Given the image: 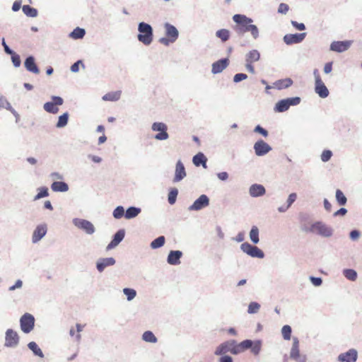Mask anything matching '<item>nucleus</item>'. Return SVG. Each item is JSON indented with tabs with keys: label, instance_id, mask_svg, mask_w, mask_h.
<instances>
[{
	"label": "nucleus",
	"instance_id": "nucleus-64",
	"mask_svg": "<svg viewBox=\"0 0 362 362\" xmlns=\"http://www.w3.org/2000/svg\"><path fill=\"white\" fill-rule=\"evenodd\" d=\"M49 177L54 180H56V181H58V180H62L64 179V176L58 173V172H53L50 175H49Z\"/></svg>",
	"mask_w": 362,
	"mask_h": 362
},
{
	"label": "nucleus",
	"instance_id": "nucleus-7",
	"mask_svg": "<svg viewBox=\"0 0 362 362\" xmlns=\"http://www.w3.org/2000/svg\"><path fill=\"white\" fill-rule=\"evenodd\" d=\"M151 129L153 132H158V133L154 136L156 140L163 141L169 138V134L167 132L168 126L163 122H156L153 123Z\"/></svg>",
	"mask_w": 362,
	"mask_h": 362
},
{
	"label": "nucleus",
	"instance_id": "nucleus-52",
	"mask_svg": "<svg viewBox=\"0 0 362 362\" xmlns=\"http://www.w3.org/2000/svg\"><path fill=\"white\" fill-rule=\"evenodd\" d=\"M11 55V61L15 67H19L21 64V60L20 56L17 54L16 52H13V54H10Z\"/></svg>",
	"mask_w": 362,
	"mask_h": 362
},
{
	"label": "nucleus",
	"instance_id": "nucleus-18",
	"mask_svg": "<svg viewBox=\"0 0 362 362\" xmlns=\"http://www.w3.org/2000/svg\"><path fill=\"white\" fill-rule=\"evenodd\" d=\"M125 231L124 229H119L113 235L112 240L107 245L106 250H110L117 247L124 239Z\"/></svg>",
	"mask_w": 362,
	"mask_h": 362
},
{
	"label": "nucleus",
	"instance_id": "nucleus-10",
	"mask_svg": "<svg viewBox=\"0 0 362 362\" xmlns=\"http://www.w3.org/2000/svg\"><path fill=\"white\" fill-rule=\"evenodd\" d=\"M19 343V337L16 332L11 329H7L5 337V346L15 348Z\"/></svg>",
	"mask_w": 362,
	"mask_h": 362
},
{
	"label": "nucleus",
	"instance_id": "nucleus-16",
	"mask_svg": "<svg viewBox=\"0 0 362 362\" xmlns=\"http://www.w3.org/2000/svg\"><path fill=\"white\" fill-rule=\"evenodd\" d=\"M357 358V351L354 349H351L348 351L339 354L338 360L341 362H356Z\"/></svg>",
	"mask_w": 362,
	"mask_h": 362
},
{
	"label": "nucleus",
	"instance_id": "nucleus-46",
	"mask_svg": "<svg viewBox=\"0 0 362 362\" xmlns=\"http://www.w3.org/2000/svg\"><path fill=\"white\" fill-rule=\"evenodd\" d=\"M125 215V210L124 208L122 206H117L112 213V216L116 219H119L122 217L124 216Z\"/></svg>",
	"mask_w": 362,
	"mask_h": 362
},
{
	"label": "nucleus",
	"instance_id": "nucleus-26",
	"mask_svg": "<svg viewBox=\"0 0 362 362\" xmlns=\"http://www.w3.org/2000/svg\"><path fill=\"white\" fill-rule=\"evenodd\" d=\"M315 91L322 98H325L329 95V90L322 80H317L315 83Z\"/></svg>",
	"mask_w": 362,
	"mask_h": 362
},
{
	"label": "nucleus",
	"instance_id": "nucleus-62",
	"mask_svg": "<svg viewBox=\"0 0 362 362\" xmlns=\"http://www.w3.org/2000/svg\"><path fill=\"white\" fill-rule=\"evenodd\" d=\"M291 25L297 30H305V25L304 23H298L297 21H291Z\"/></svg>",
	"mask_w": 362,
	"mask_h": 362
},
{
	"label": "nucleus",
	"instance_id": "nucleus-57",
	"mask_svg": "<svg viewBox=\"0 0 362 362\" xmlns=\"http://www.w3.org/2000/svg\"><path fill=\"white\" fill-rule=\"evenodd\" d=\"M81 64L83 67H84V64L81 60H78L75 63H74L70 68V70L73 73H76L79 70V65Z\"/></svg>",
	"mask_w": 362,
	"mask_h": 362
},
{
	"label": "nucleus",
	"instance_id": "nucleus-6",
	"mask_svg": "<svg viewBox=\"0 0 362 362\" xmlns=\"http://www.w3.org/2000/svg\"><path fill=\"white\" fill-rule=\"evenodd\" d=\"M72 222L76 227L83 230L87 235H93L95 232L94 225L88 220L75 218Z\"/></svg>",
	"mask_w": 362,
	"mask_h": 362
},
{
	"label": "nucleus",
	"instance_id": "nucleus-35",
	"mask_svg": "<svg viewBox=\"0 0 362 362\" xmlns=\"http://www.w3.org/2000/svg\"><path fill=\"white\" fill-rule=\"evenodd\" d=\"M142 339L148 343L155 344L158 341L157 337L151 331H146L142 334Z\"/></svg>",
	"mask_w": 362,
	"mask_h": 362
},
{
	"label": "nucleus",
	"instance_id": "nucleus-2",
	"mask_svg": "<svg viewBox=\"0 0 362 362\" xmlns=\"http://www.w3.org/2000/svg\"><path fill=\"white\" fill-rule=\"evenodd\" d=\"M138 40L145 45H149L153 39V30L152 26L147 23L141 22L138 25Z\"/></svg>",
	"mask_w": 362,
	"mask_h": 362
},
{
	"label": "nucleus",
	"instance_id": "nucleus-45",
	"mask_svg": "<svg viewBox=\"0 0 362 362\" xmlns=\"http://www.w3.org/2000/svg\"><path fill=\"white\" fill-rule=\"evenodd\" d=\"M37 191V194L34 197L35 201L49 196L48 188L46 187H40Z\"/></svg>",
	"mask_w": 362,
	"mask_h": 362
},
{
	"label": "nucleus",
	"instance_id": "nucleus-20",
	"mask_svg": "<svg viewBox=\"0 0 362 362\" xmlns=\"http://www.w3.org/2000/svg\"><path fill=\"white\" fill-rule=\"evenodd\" d=\"M229 64L228 58L221 59L212 64L211 72L214 74H217L222 72Z\"/></svg>",
	"mask_w": 362,
	"mask_h": 362
},
{
	"label": "nucleus",
	"instance_id": "nucleus-36",
	"mask_svg": "<svg viewBox=\"0 0 362 362\" xmlns=\"http://www.w3.org/2000/svg\"><path fill=\"white\" fill-rule=\"evenodd\" d=\"M23 12L28 17L35 18L37 16V10L29 5H24L22 7Z\"/></svg>",
	"mask_w": 362,
	"mask_h": 362
},
{
	"label": "nucleus",
	"instance_id": "nucleus-39",
	"mask_svg": "<svg viewBox=\"0 0 362 362\" xmlns=\"http://www.w3.org/2000/svg\"><path fill=\"white\" fill-rule=\"evenodd\" d=\"M69 113L64 112L63 115L59 117L58 121L56 124V127L63 128L66 126L69 121Z\"/></svg>",
	"mask_w": 362,
	"mask_h": 362
},
{
	"label": "nucleus",
	"instance_id": "nucleus-8",
	"mask_svg": "<svg viewBox=\"0 0 362 362\" xmlns=\"http://www.w3.org/2000/svg\"><path fill=\"white\" fill-rule=\"evenodd\" d=\"M52 101L47 102L44 104V110L49 113L57 114L59 112L57 106L62 105L64 103V100L59 96H52Z\"/></svg>",
	"mask_w": 362,
	"mask_h": 362
},
{
	"label": "nucleus",
	"instance_id": "nucleus-24",
	"mask_svg": "<svg viewBox=\"0 0 362 362\" xmlns=\"http://www.w3.org/2000/svg\"><path fill=\"white\" fill-rule=\"evenodd\" d=\"M182 252L180 250H170L167 257V262L170 265H177L180 263Z\"/></svg>",
	"mask_w": 362,
	"mask_h": 362
},
{
	"label": "nucleus",
	"instance_id": "nucleus-63",
	"mask_svg": "<svg viewBox=\"0 0 362 362\" xmlns=\"http://www.w3.org/2000/svg\"><path fill=\"white\" fill-rule=\"evenodd\" d=\"M242 349L240 346V344H236V342L235 341V344L233 346H230V352L233 354H238L242 351Z\"/></svg>",
	"mask_w": 362,
	"mask_h": 362
},
{
	"label": "nucleus",
	"instance_id": "nucleus-29",
	"mask_svg": "<svg viewBox=\"0 0 362 362\" xmlns=\"http://www.w3.org/2000/svg\"><path fill=\"white\" fill-rule=\"evenodd\" d=\"M260 59V53L257 49L250 50L245 54V62L254 63Z\"/></svg>",
	"mask_w": 362,
	"mask_h": 362
},
{
	"label": "nucleus",
	"instance_id": "nucleus-60",
	"mask_svg": "<svg viewBox=\"0 0 362 362\" xmlns=\"http://www.w3.org/2000/svg\"><path fill=\"white\" fill-rule=\"evenodd\" d=\"M361 236V233L358 230H353L349 233V238L351 240L356 241Z\"/></svg>",
	"mask_w": 362,
	"mask_h": 362
},
{
	"label": "nucleus",
	"instance_id": "nucleus-12",
	"mask_svg": "<svg viewBox=\"0 0 362 362\" xmlns=\"http://www.w3.org/2000/svg\"><path fill=\"white\" fill-rule=\"evenodd\" d=\"M209 205V198L206 194H202L194 203L189 206V211H199Z\"/></svg>",
	"mask_w": 362,
	"mask_h": 362
},
{
	"label": "nucleus",
	"instance_id": "nucleus-48",
	"mask_svg": "<svg viewBox=\"0 0 362 362\" xmlns=\"http://www.w3.org/2000/svg\"><path fill=\"white\" fill-rule=\"evenodd\" d=\"M291 332H292V329H291V326H289V325H284L281 328V334H282L283 338L285 340L291 339Z\"/></svg>",
	"mask_w": 362,
	"mask_h": 362
},
{
	"label": "nucleus",
	"instance_id": "nucleus-9",
	"mask_svg": "<svg viewBox=\"0 0 362 362\" xmlns=\"http://www.w3.org/2000/svg\"><path fill=\"white\" fill-rule=\"evenodd\" d=\"M291 358L296 362H305L306 357L300 354L299 340L297 337H293V344L290 352Z\"/></svg>",
	"mask_w": 362,
	"mask_h": 362
},
{
	"label": "nucleus",
	"instance_id": "nucleus-5",
	"mask_svg": "<svg viewBox=\"0 0 362 362\" xmlns=\"http://www.w3.org/2000/svg\"><path fill=\"white\" fill-rule=\"evenodd\" d=\"M35 317L30 313H25L21 317L20 326L21 330L25 333H30L34 328L35 326Z\"/></svg>",
	"mask_w": 362,
	"mask_h": 362
},
{
	"label": "nucleus",
	"instance_id": "nucleus-32",
	"mask_svg": "<svg viewBox=\"0 0 362 362\" xmlns=\"http://www.w3.org/2000/svg\"><path fill=\"white\" fill-rule=\"evenodd\" d=\"M259 230L258 227L256 226H252L250 233H249V236H250V239L251 242L253 244L259 243Z\"/></svg>",
	"mask_w": 362,
	"mask_h": 362
},
{
	"label": "nucleus",
	"instance_id": "nucleus-30",
	"mask_svg": "<svg viewBox=\"0 0 362 362\" xmlns=\"http://www.w3.org/2000/svg\"><path fill=\"white\" fill-rule=\"evenodd\" d=\"M141 211V208L136 206H129L125 211L124 217L127 219H132L136 217Z\"/></svg>",
	"mask_w": 362,
	"mask_h": 362
},
{
	"label": "nucleus",
	"instance_id": "nucleus-11",
	"mask_svg": "<svg viewBox=\"0 0 362 362\" xmlns=\"http://www.w3.org/2000/svg\"><path fill=\"white\" fill-rule=\"evenodd\" d=\"M352 43L353 41L351 40L333 41L330 44L329 49L331 51L342 53L348 50L351 46Z\"/></svg>",
	"mask_w": 362,
	"mask_h": 362
},
{
	"label": "nucleus",
	"instance_id": "nucleus-38",
	"mask_svg": "<svg viewBox=\"0 0 362 362\" xmlns=\"http://www.w3.org/2000/svg\"><path fill=\"white\" fill-rule=\"evenodd\" d=\"M85 34L86 31L83 28L77 27L69 34V36L73 39L77 40L83 38Z\"/></svg>",
	"mask_w": 362,
	"mask_h": 362
},
{
	"label": "nucleus",
	"instance_id": "nucleus-15",
	"mask_svg": "<svg viewBox=\"0 0 362 362\" xmlns=\"http://www.w3.org/2000/svg\"><path fill=\"white\" fill-rule=\"evenodd\" d=\"M47 231V227L45 223L37 225L33 233V235H32L33 243H37L41 239H42L45 236Z\"/></svg>",
	"mask_w": 362,
	"mask_h": 362
},
{
	"label": "nucleus",
	"instance_id": "nucleus-14",
	"mask_svg": "<svg viewBox=\"0 0 362 362\" xmlns=\"http://www.w3.org/2000/svg\"><path fill=\"white\" fill-rule=\"evenodd\" d=\"M306 36L305 33L286 34L284 36V42L288 45L298 44L303 41Z\"/></svg>",
	"mask_w": 362,
	"mask_h": 362
},
{
	"label": "nucleus",
	"instance_id": "nucleus-61",
	"mask_svg": "<svg viewBox=\"0 0 362 362\" xmlns=\"http://www.w3.org/2000/svg\"><path fill=\"white\" fill-rule=\"evenodd\" d=\"M309 279H310V282L315 286H320L322 284V279L320 277L310 276Z\"/></svg>",
	"mask_w": 362,
	"mask_h": 362
},
{
	"label": "nucleus",
	"instance_id": "nucleus-19",
	"mask_svg": "<svg viewBox=\"0 0 362 362\" xmlns=\"http://www.w3.org/2000/svg\"><path fill=\"white\" fill-rule=\"evenodd\" d=\"M235 344V341H228L218 345L214 351L216 356H226V354L230 351V346Z\"/></svg>",
	"mask_w": 362,
	"mask_h": 362
},
{
	"label": "nucleus",
	"instance_id": "nucleus-28",
	"mask_svg": "<svg viewBox=\"0 0 362 362\" xmlns=\"http://www.w3.org/2000/svg\"><path fill=\"white\" fill-rule=\"evenodd\" d=\"M51 189L56 192H66L69 190V185L63 181H54L51 185Z\"/></svg>",
	"mask_w": 362,
	"mask_h": 362
},
{
	"label": "nucleus",
	"instance_id": "nucleus-23",
	"mask_svg": "<svg viewBox=\"0 0 362 362\" xmlns=\"http://www.w3.org/2000/svg\"><path fill=\"white\" fill-rule=\"evenodd\" d=\"M164 28L165 35L175 42L179 37V31L176 27L169 23H165L164 24Z\"/></svg>",
	"mask_w": 362,
	"mask_h": 362
},
{
	"label": "nucleus",
	"instance_id": "nucleus-40",
	"mask_svg": "<svg viewBox=\"0 0 362 362\" xmlns=\"http://www.w3.org/2000/svg\"><path fill=\"white\" fill-rule=\"evenodd\" d=\"M343 274L347 279L351 281H356L358 276L357 272L353 269H344Z\"/></svg>",
	"mask_w": 362,
	"mask_h": 362
},
{
	"label": "nucleus",
	"instance_id": "nucleus-56",
	"mask_svg": "<svg viewBox=\"0 0 362 362\" xmlns=\"http://www.w3.org/2000/svg\"><path fill=\"white\" fill-rule=\"evenodd\" d=\"M247 75L246 74H243V73H239V74H236L234 76H233V81L235 83H239L245 79H247Z\"/></svg>",
	"mask_w": 362,
	"mask_h": 362
},
{
	"label": "nucleus",
	"instance_id": "nucleus-22",
	"mask_svg": "<svg viewBox=\"0 0 362 362\" xmlns=\"http://www.w3.org/2000/svg\"><path fill=\"white\" fill-rule=\"evenodd\" d=\"M115 262L113 257L100 258L96 262V268L98 272H102L107 267L112 266Z\"/></svg>",
	"mask_w": 362,
	"mask_h": 362
},
{
	"label": "nucleus",
	"instance_id": "nucleus-59",
	"mask_svg": "<svg viewBox=\"0 0 362 362\" xmlns=\"http://www.w3.org/2000/svg\"><path fill=\"white\" fill-rule=\"evenodd\" d=\"M289 6L284 3H281L278 8V13L281 14H286V13L288 11Z\"/></svg>",
	"mask_w": 362,
	"mask_h": 362
},
{
	"label": "nucleus",
	"instance_id": "nucleus-53",
	"mask_svg": "<svg viewBox=\"0 0 362 362\" xmlns=\"http://www.w3.org/2000/svg\"><path fill=\"white\" fill-rule=\"evenodd\" d=\"M332 156V152L330 150H325L321 154V160L323 162H327Z\"/></svg>",
	"mask_w": 362,
	"mask_h": 362
},
{
	"label": "nucleus",
	"instance_id": "nucleus-44",
	"mask_svg": "<svg viewBox=\"0 0 362 362\" xmlns=\"http://www.w3.org/2000/svg\"><path fill=\"white\" fill-rule=\"evenodd\" d=\"M177 194L178 189L177 188H172L170 190L168 196V201L170 204L173 205L175 203Z\"/></svg>",
	"mask_w": 362,
	"mask_h": 362
},
{
	"label": "nucleus",
	"instance_id": "nucleus-58",
	"mask_svg": "<svg viewBox=\"0 0 362 362\" xmlns=\"http://www.w3.org/2000/svg\"><path fill=\"white\" fill-rule=\"evenodd\" d=\"M297 199V194L293 192L288 195V197L286 201V205L290 208V206L295 202Z\"/></svg>",
	"mask_w": 362,
	"mask_h": 362
},
{
	"label": "nucleus",
	"instance_id": "nucleus-21",
	"mask_svg": "<svg viewBox=\"0 0 362 362\" xmlns=\"http://www.w3.org/2000/svg\"><path fill=\"white\" fill-rule=\"evenodd\" d=\"M24 66L26 70L29 72L38 74L40 73V69L35 63V59L33 56H28L25 62Z\"/></svg>",
	"mask_w": 362,
	"mask_h": 362
},
{
	"label": "nucleus",
	"instance_id": "nucleus-47",
	"mask_svg": "<svg viewBox=\"0 0 362 362\" xmlns=\"http://www.w3.org/2000/svg\"><path fill=\"white\" fill-rule=\"evenodd\" d=\"M123 293L127 296V299L129 301L132 300L136 296V291L134 288H124Z\"/></svg>",
	"mask_w": 362,
	"mask_h": 362
},
{
	"label": "nucleus",
	"instance_id": "nucleus-51",
	"mask_svg": "<svg viewBox=\"0 0 362 362\" xmlns=\"http://www.w3.org/2000/svg\"><path fill=\"white\" fill-rule=\"evenodd\" d=\"M287 102L288 107H290L292 105H297L300 103V97L288 98L285 99Z\"/></svg>",
	"mask_w": 362,
	"mask_h": 362
},
{
	"label": "nucleus",
	"instance_id": "nucleus-55",
	"mask_svg": "<svg viewBox=\"0 0 362 362\" xmlns=\"http://www.w3.org/2000/svg\"><path fill=\"white\" fill-rule=\"evenodd\" d=\"M254 132L260 134L264 137H267L269 134L268 131L259 124L255 127Z\"/></svg>",
	"mask_w": 362,
	"mask_h": 362
},
{
	"label": "nucleus",
	"instance_id": "nucleus-4",
	"mask_svg": "<svg viewBox=\"0 0 362 362\" xmlns=\"http://www.w3.org/2000/svg\"><path fill=\"white\" fill-rule=\"evenodd\" d=\"M240 250L247 255L254 258L263 259L264 257V253L261 249L247 242L240 245Z\"/></svg>",
	"mask_w": 362,
	"mask_h": 362
},
{
	"label": "nucleus",
	"instance_id": "nucleus-37",
	"mask_svg": "<svg viewBox=\"0 0 362 362\" xmlns=\"http://www.w3.org/2000/svg\"><path fill=\"white\" fill-rule=\"evenodd\" d=\"M230 31L228 29H220L216 32V36L222 42H226L230 38Z\"/></svg>",
	"mask_w": 362,
	"mask_h": 362
},
{
	"label": "nucleus",
	"instance_id": "nucleus-43",
	"mask_svg": "<svg viewBox=\"0 0 362 362\" xmlns=\"http://www.w3.org/2000/svg\"><path fill=\"white\" fill-rule=\"evenodd\" d=\"M165 238L164 236H163V235L159 236V237L156 238V239H154L151 243V247L153 249L159 248L165 244Z\"/></svg>",
	"mask_w": 362,
	"mask_h": 362
},
{
	"label": "nucleus",
	"instance_id": "nucleus-1",
	"mask_svg": "<svg viewBox=\"0 0 362 362\" xmlns=\"http://www.w3.org/2000/svg\"><path fill=\"white\" fill-rule=\"evenodd\" d=\"M233 21L236 23L234 30L238 35L250 33L254 40L259 38V30L255 25L252 24L253 20L251 18L243 14H235L233 16Z\"/></svg>",
	"mask_w": 362,
	"mask_h": 362
},
{
	"label": "nucleus",
	"instance_id": "nucleus-31",
	"mask_svg": "<svg viewBox=\"0 0 362 362\" xmlns=\"http://www.w3.org/2000/svg\"><path fill=\"white\" fill-rule=\"evenodd\" d=\"M293 84V81L290 78L278 80L274 85L277 89L287 88Z\"/></svg>",
	"mask_w": 362,
	"mask_h": 362
},
{
	"label": "nucleus",
	"instance_id": "nucleus-33",
	"mask_svg": "<svg viewBox=\"0 0 362 362\" xmlns=\"http://www.w3.org/2000/svg\"><path fill=\"white\" fill-rule=\"evenodd\" d=\"M28 349L33 351V354L36 356H39L40 358H44V354L42 351L41 349L35 341H30L28 344Z\"/></svg>",
	"mask_w": 362,
	"mask_h": 362
},
{
	"label": "nucleus",
	"instance_id": "nucleus-27",
	"mask_svg": "<svg viewBox=\"0 0 362 362\" xmlns=\"http://www.w3.org/2000/svg\"><path fill=\"white\" fill-rule=\"evenodd\" d=\"M192 162H193V164L197 167L202 165V167L204 168H207V165H206L207 158L204 156V154L202 152H199L193 156Z\"/></svg>",
	"mask_w": 362,
	"mask_h": 362
},
{
	"label": "nucleus",
	"instance_id": "nucleus-17",
	"mask_svg": "<svg viewBox=\"0 0 362 362\" xmlns=\"http://www.w3.org/2000/svg\"><path fill=\"white\" fill-rule=\"evenodd\" d=\"M187 175L185 168L184 164L182 163L180 160H179L176 163L175 170V177L173 178L174 182H178L182 180Z\"/></svg>",
	"mask_w": 362,
	"mask_h": 362
},
{
	"label": "nucleus",
	"instance_id": "nucleus-50",
	"mask_svg": "<svg viewBox=\"0 0 362 362\" xmlns=\"http://www.w3.org/2000/svg\"><path fill=\"white\" fill-rule=\"evenodd\" d=\"M262 342L260 340H257L254 342L252 349V352L255 355H258L261 351Z\"/></svg>",
	"mask_w": 362,
	"mask_h": 362
},
{
	"label": "nucleus",
	"instance_id": "nucleus-13",
	"mask_svg": "<svg viewBox=\"0 0 362 362\" xmlns=\"http://www.w3.org/2000/svg\"><path fill=\"white\" fill-rule=\"evenodd\" d=\"M253 148L257 156H263L272 151V147L262 139L256 141Z\"/></svg>",
	"mask_w": 362,
	"mask_h": 362
},
{
	"label": "nucleus",
	"instance_id": "nucleus-3",
	"mask_svg": "<svg viewBox=\"0 0 362 362\" xmlns=\"http://www.w3.org/2000/svg\"><path fill=\"white\" fill-rule=\"evenodd\" d=\"M309 231L315 233L324 238H330L332 236L334 233V230L331 226L320 221L314 222L310 226Z\"/></svg>",
	"mask_w": 362,
	"mask_h": 362
},
{
	"label": "nucleus",
	"instance_id": "nucleus-25",
	"mask_svg": "<svg viewBox=\"0 0 362 362\" xmlns=\"http://www.w3.org/2000/svg\"><path fill=\"white\" fill-rule=\"evenodd\" d=\"M265 193V187L260 184H253L249 188V194L252 197H262Z\"/></svg>",
	"mask_w": 362,
	"mask_h": 362
},
{
	"label": "nucleus",
	"instance_id": "nucleus-42",
	"mask_svg": "<svg viewBox=\"0 0 362 362\" xmlns=\"http://www.w3.org/2000/svg\"><path fill=\"white\" fill-rule=\"evenodd\" d=\"M336 200L340 206H344L347 202V199L341 189L336 190Z\"/></svg>",
	"mask_w": 362,
	"mask_h": 362
},
{
	"label": "nucleus",
	"instance_id": "nucleus-34",
	"mask_svg": "<svg viewBox=\"0 0 362 362\" xmlns=\"http://www.w3.org/2000/svg\"><path fill=\"white\" fill-rule=\"evenodd\" d=\"M122 92L120 90L110 92L103 96L105 101H117L120 98Z\"/></svg>",
	"mask_w": 362,
	"mask_h": 362
},
{
	"label": "nucleus",
	"instance_id": "nucleus-41",
	"mask_svg": "<svg viewBox=\"0 0 362 362\" xmlns=\"http://www.w3.org/2000/svg\"><path fill=\"white\" fill-rule=\"evenodd\" d=\"M289 107L285 99L278 101L274 107V111L276 112H283L286 111Z\"/></svg>",
	"mask_w": 362,
	"mask_h": 362
},
{
	"label": "nucleus",
	"instance_id": "nucleus-54",
	"mask_svg": "<svg viewBox=\"0 0 362 362\" xmlns=\"http://www.w3.org/2000/svg\"><path fill=\"white\" fill-rule=\"evenodd\" d=\"M254 341L250 339H245L241 341L239 344L242 350L250 349L252 346Z\"/></svg>",
	"mask_w": 362,
	"mask_h": 362
},
{
	"label": "nucleus",
	"instance_id": "nucleus-49",
	"mask_svg": "<svg viewBox=\"0 0 362 362\" xmlns=\"http://www.w3.org/2000/svg\"><path fill=\"white\" fill-rule=\"evenodd\" d=\"M260 308V304L257 302H251L248 305L247 313L249 314L257 313Z\"/></svg>",
	"mask_w": 362,
	"mask_h": 362
}]
</instances>
